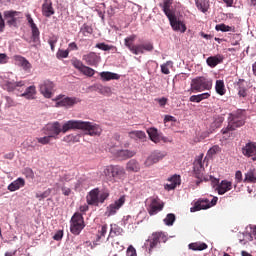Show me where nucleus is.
I'll return each mask as SVG.
<instances>
[{
  "label": "nucleus",
  "instance_id": "412c9836",
  "mask_svg": "<svg viewBox=\"0 0 256 256\" xmlns=\"http://www.w3.org/2000/svg\"><path fill=\"white\" fill-rule=\"evenodd\" d=\"M41 11L43 16L51 18L55 14L53 2L51 0H45L44 4H42Z\"/></svg>",
  "mask_w": 256,
  "mask_h": 256
},
{
  "label": "nucleus",
  "instance_id": "5fc2aeb1",
  "mask_svg": "<svg viewBox=\"0 0 256 256\" xmlns=\"http://www.w3.org/2000/svg\"><path fill=\"white\" fill-rule=\"evenodd\" d=\"M103 173L106 177L112 178L113 177V166H106Z\"/></svg>",
  "mask_w": 256,
  "mask_h": 256
},
{
  "label": "nucleus",
  "instance_id": "c9c22d12",
  "mask_svg": "<svg viewBox=\"0 0 256 256\" xmlns=\"http://www.w3.org/2000/svg\"><path fill=\"white\" fill-rule=\"evenodd\" d=\"M126 170L128 172H134L137 173L139 170H141V166H139L138 162L134 159L129 160V162L126 165Z\"/></svg>",
  "mask_w": 256,
  "mask_h": 256
},
{
  "label": "nucleus",
  "instance_id": "b1692460",
  "mask_svg": "<svg viewBox=\"0 0 256 256\" xmlns=\"http://www.w3.org/2000/svg\"><path fill=\"white\" fill-rule=\"evenodd\" d=\"M230 190H232V182L228 180H222V182L217 186L218 195H224Z\"/></svg>",
  "mask_w": 256,
  "mask_h": 256
},
{
  "label": "nucleus",
  "instance_id": "052dcab7",
  "mask_svg": "<svg viewBox=\"0 0 256 256\" xmlns=\"http://www.w3.org/2000/svg\"><path fill=\"white\" fill-rule=\"evenodd\" d=\"M14 59L20 66H22V64L27 61V59L24 56H14Z\"/></svg>",
  "mask_w": 256,
  "mask_h": 256
},
{
  "label": "nucleus",
  "instance_id": "603ef678",
  "mask_svg": "<svg viewBox=\"0 0 256 256\" xmlns=\"http://www.w3.org/2000/svg\"><path fill=\"white\" fill-rule=\"evenodd\" d=\"M221 152V148L219 145H214L212 148L209 149L208 154L209 156H214L217 153Z\"/></svg>",
  "mask_w": 256,
  "mask_h": 256
},
{
  "label": "nucleus",
  "instance_id": "0eeeda50",
  "mask_svg": "<svg viewBox=\"0 0 256 256\" xmlns=\"http://www.w3.org/2000/svg\"><path fill=\"white\" fill-rule=\"evenodd\" d=\"M166 241L167 236L164 233L156 232L153 233L148 240H146V243H144V247H146V250H148L149 255H151L153 249L157 248L159 243H166Z\"/></svg>",
  "mask_w": 256,
  "mask_h": 256
},
{
  "label": "nucleus",
  "instance_id": "9b49d317",
  "mask_svg": "<svg viewBox=\"0 0 256 256\" xmlns=\"http://www.w3.org/2000/svg\"><path fill=\"white\" fill-rule=\"evenodd\" d=\"M55 88V84L49 80H45L39 85V91L45 98L51 99L53 96V90Z\"/></svg>",
  "mask_w": 256,
  "mask_h": 256
},
{
  "label": "nucleus",
  "instance_id": "f8f14e48",
  "mask_svg": "<svg viewBox=\"0 0 256 256\" xmlns=\"http://www.w3.org/2000/svg\"><path fill=\"white\" fill-rule=\"evenodd\" d=\"M146 133H148L150 140L155 144H159L161 141L164 143L169 142L168 138L159 133L158 129L155 127L149 128L146 130Z\"/></svg>",
  "mask_w": 256,
  "mask_h": 256
},
{
  "label": "nucleus",
  "instance_id": "e2e57ef3",
  "mask_svg": "<svg viewBox=\"0 0 256 256\" xmlns=\"http://www.w3.org/2000/svg\"><path fill=\"white\" fill-rule=\"evenodd\" d=\"M5 99H6V105H7V107L10 108V107L16 106V103H15V101H14L13 98L5 97Z\"/></svg>",
  "mask_w": 256,
  "mask_h": 256
},
{
  "label": "nucleus",
  "instance_id": "7c9ffc66",
  "mask_svg": "<svg viewBox=\"0 0 256 256\" xmlns=\"http://www.w3.org/2000/svg\"><path fill=\"white\" fill-rule=\"evenodd\" d=\"M168 181L170 183L165 185V189L168 190V191L176 189V187L179 186L180 183H181L179 175L172 176L170 179H168Z\"/></svg>",
  "mask_w": 256,
  "mask_h": 256
},
{
  "label": "nucleus",
  "instance_id": "4d7b16f0",
  "mask_svg": "<svg viewBox=\"0 0 256 256\" xmlns=\"http://www.w3.org/2000/svg\"><path fill=\"white\" fill-rule=\"evenodd\" d=\"M58 58H68L69 57V51L68 50H59V52L56 54Z\"/></svg>",
  "mask_w": 256,
  "mask_h": 256
},
{
  "label": "nucleus",
  "instance_id": "58836bf2",
  "mask_svg": "<svg viewBox=\"0 0 256 256\" xmlns=\"http://www.w3.org/2000/svg\"><path fill=\"white\" fill-rule=\"evenodd\" d=\"M215 91L220 96H223L226 93L225 84L223 80L216 81Z\"/></svg>",
  "mask_w": 256,
  "mask_h": 256
},
{
  "label": "nucleus",
  "instance_id": "37998d69",
  "mask_svg": "<svg viewBox=\"0 0 256 256\" xmlns=\"http://www.w3.org/2000/svg\"><path fill=\"white\" fill-rule=\"evenodd\" d=\"M32 30V40L34 43H39L40 41V30L37 25L31 27Z\"/></svg>",
  "mask_w": 256,
  "mask_h": 256
},
{
  "label": "nucleus",
  "instance_id": "f704fd0d",
  "mask_svg": "<svg viewBox=\"0 0 256 256\" xmlns=\"http://www.w3.org/2000/svg\"><path fill=\"white\" fill-rule=\"evenodd\" d=\"M196 7L198 10H200L202 13H206L209 8V0H195Z\"/></svg>",
  "mask_w": 256,
  "mask_h": 256
},
{
  "label": "nucleus",
  "instance_id": "3c124183",
  "mask_svg": "<svg viewBox=\"0 0 256 256\" xmlns=\"http://www.w3.org/2000/svg\"><path fill=\"white\" fill-rule=\"evenodd\" d=\"M96 48L102 51H111L112 50V46L102 42V43H97L96 44Z\"/></svg>",
  "mask_w": 256,
  "mask_h": 256
},
{
  "label": "nucleus",
  "instance_id": "393cba45",
  "mask_svg": "<svg viewBox=\"0 0 256 256\" xmlns=\"http://www.w3.org/2000/svg\"><path fill=\"white\" fill-rule=\"evenodd\" d=\"M224 61V56L216 55V56H209L207 58V65L211 68H215L218 65H221Z\"/></svg>",
  "mask_w": 256,
  "mask_h": 256
},
{
  "label": "nucleus",
  "instance_id": "680f3d73",
  "mask_svg": "<svg viewBox=\"0 0 256 256\" xmlns=\"http://www.w3.org/2000/svg\"><path fill=\"white\" fill-rule=\"evenodd\" d=\"M62 238H63V231L62 230H59L53 236L54 241H61Z\"/></svg>",
  "mask_w": 256,
  "mask_h": 256
},
{
  "label": "nucleus",
  "instance_id": "c756f323",
  "mask_svg": "<svg viewBox=\"0 0 256 256\" xmlns=\"http://www.w3.org/2000/svg\"><path fill=\"white\" fill-rule=\"evenodd\" d=\"M100 78L103 79V81H110V80H119L120 75L111 71H103L99 73Z\"/></svg>",
  "mask_w": 256,
  "mask_h": 256
},
{
  "label": "nucleus",
  "instance_id": "f3484780",
  "mask_svg": "<svg viewBox=\"0 0 256 256\" xmlns=\"http://www.w3.org/2000/svg\"><path fill=\"white\" fill-rule=\"evenodd\" d=\"M82 60L86 65L98 66L101 61V56H98L97 53L90 52L89 54L82 56Z\"/></svg>",
  "mask_w": 256,
  "mask_h": 256
},
{
  "label": "nucleus",
  "instance_id": "ea45409f",
  "mask_svg": "<svg viewBox=\"0 0 256 256\" xmlns=\"http://www.w3.org/2000/svg\"><path fill=\"white\" fill-rule=\"evenodd\" d=\"M129 136L130 138H133V139H139L141 141H144L147 139V135L144 131H132V132H129Z\"/></svg>",
  "mask_w": 256,
  "mask_h": 256
},
{
  "label": "nucleus",
  "instance_id": "1a4fd4ad",
  "mask_svg": "<svg viewBox=\"0 0 256 256\" xmlns=\"http://www.w3.org/2000/svg\"><path fill=\"white\" fill-rule=\"evenodd\" d=\"M4 18L6 23L10 26V27H18V24L21 23V20H23L24 18V14L18 11H5L4 12Z\"/></svg>",
  "mask_w": 256,
  "mask_h": 256
},
{
  "label": "nucleus",
  "instance_id": "bf43d9fd",
  "mask_svg": "<svg viewBox=\"0 0 256 256\" xmlns=\"http://www.w3.org/2000/svg\"><path fill=\"white\" fill-rule=\"evenodd\" d=\"M171 62H167L165 64H163L162 66H160V69L162 71L163 74L165 75H169L170 71L168 69V65L170 64Z\"/></svg>",
  "mask_w": 256,
  "mask_h": 256
},
{
  "label": "nucleus",
  "instance_id": "338daca9",
  "mask_svg": "<svg viewBox=\"0 0 256 256\" xmlns=\"http://www.w3.org/2000/svg\"><path fill=\"white\" fill-rule=\"evenodd\" d=\"M208 178V181H211L212 187H216L219 184V180L212 177V176H206Z\"/></svg>",
  "mask_w": 256,
  "mask_h": 256
},
{
  "label": "nucleus",
  "instance_id": "39448f33",
  "mask_svg": "<svg viewBox=\"0 0 256 256\" xmlns=\"http://www.w3.org/2000/svg\"><path fill=\"white\" fill-rule=\"evenodd\" d=\"M212 89V80L205 76H197L190 82V90L193 92L210 91Z\"/></svg>",
  "mask_w": 256,
  "mask_h": 256
},
{
  "label": "nucleus",
  "instance_id": "69168bd1",
  "mask_svg": "<svg viewBox=\"0 0 256 256\" xmlns=\"http://www.w3.org/2000/svg\"><path fill=\"white\" fill-rule=\"evenodd\" d=\"M127 256H137L136 250L133 246L127 248Z\"/></svg>",
  "mask_w": 256,
  "mask_h": 256
},
{
  "label": "nucleus",
  "instance_id": "f03ea898",
  "mask_svg": "<svg viewBox=\"0 0 256 256\" xmlns=\"http://www.w3.org/2000/svg\"><path fill=\"white\" fill-rule=\"evenodd\" d=\"M67 125H68V122L63 124V126H61V124L59 122H54V123L48 124L47 126L42 128V132H44V134L46 136L36 138V141L42 146L49 145L51 143V139H55V140L59 139L58 136L60 135V133H68L69 132V130L65 131V126H67Z\"/></svg>",
  "mask_w": 256,
  "mask_h": 256
},
{
  "label": "nucleus",
  "instance_id": "20e7f679",
  "mask_svg": "<svg viewBox=\"0 0 256 256\" xmlns=\"http://www.w3.org/2000/svg\"><path fill=\"white\" fill-rule=\"evenodd\" d=\"M136 35H130L124 39L125 47L132 52L134 55L144 54L146 52H152L155 50V46H153L152 42H146L143 44L135 45Z\"/></svg>",
  "mask_w": 256,
  "mask_h": 256
},
{
  "label": "nucleus",
  "instance_id": "a211bd4d",
  "mask_svg": "<svg viewBox=\"0 0 256 256\" xmlns=\"http://www.w3.org/2000/svg\"><path fill=\"white\" fill-rule=\"evenodd\" d=\"M164 208V204L159 199H152L151 204L148 208L149 215H157Z\"/></svg>",
  "mask_w": 256,
  "mask_h": 256
},
{
  "label": "nucleus",
  "instance_id": "8fccbe9b",
  "mask_svg": "<svg viewBox=\"0 0 256 256\" xmlns=\"http://www.w3.org/2000/svg\"><path fill=\"white\" fill-rule=\"evenodd\" d=\"M81 32L84 37H87L88 35L92 34L93 29L90 26L84 24L83 27L81 28Z\"/></svg>",
  "mask_w": 256,
  "mask_h": 256
},
{
  "label": "nucleus",
  "instance_id": "5701e85b",
  "mask_svg": "<svg viewBox=\"0 0 256 256\" xmlns=\"http://www.w3.org/2000/svg\"><path fill=\"white\" fill-rule=\"evenodd\" d=\"M173 5V0H164L163 3H159V7L163 9L167 18L174 17L175 14L171 9Z\"/></svg>",
  "mask_w": 256,
  "mask_h": 256
},
{
  "label": "nucleus",
  "instance_id": "4c0bfd02",
  "mask_svg": "<svg viewBox=\"0 0 256 256\" xmlns=\"http://www.w3.org/2000/svg\"><path fill=\"white\" fill-rule=\"evenodd\" d=\"M210 97L209 93H203L200 95H193L189 98V102L192 103H201L203 100L208 99Z\"/></svg>",
  "mask_w": 256,
  "mask_h": 256
},
{
  "label": "nucleus",
  "instance_id": "aec40b11",
  "mask_svg": "<svg viewBox=\"0 0 256 256\" xmlns=\"http://www.w3.org/2000/svg\"><path fill=\"white\" fill-rule=\"evenodd\" d=\"M168 20L174 31H180L181 33H185L187 31L186 25L183 24V22L178 21L176 16L168 17Z\"/></svg>",
  "mask_w": 256,
  "mask_h": 256
},
{
  "label": "nucleus",
  "instance_id": "bb28decb",
  "mask_svg": "<svg viewBox=\"0 0 256 256\" xmlns=\"http://www.w3.org/2000/svg\"><path fill=\"white\" fill-rule=\"evenodd\" d=\"M244 183L256 184V169L250 168L245 173Z\"/></svg>",
  "mask_w": 256,
  "mask_h": 256
},
{
  "label": "nucleus",
  "instance_id": "774afa93",
  "mask_svg": "<svg viewBox=\"0 0 256 256\" xmlns=\"http://www.w3.org/2000/svg\"><path fill=\"white\" fill-rule=\"evenodd\" d=\"M20 66L23 68L24 71H28L32 68V65L28 60Z\"/></svg>",
  "mask_w": 256,
  "mask_h": 256
},
{
  "label": "nucleus",
  "instance_id": "864d4df0",
  "mask_svg": "<svg viewBox=\"0 0 256 256\" xmlns=\"http://www.w3.org/2000/svg\"><path fill=\"white\" fill-rule=\"evenodd\" d=\"M58 42V37L57 36H52L49 40H48V44L50 45L51 51H55V45Z\"/></svg>",
  "mask_w": 256,
  "mask_h": 256
},
{
  "label": "nucleus",
  "instance_id": "a878e982",
  "mask_svg": "<svg viewBox=\"0 0 256 256\" xmlns=\"http://www.w3.org/2000/svg\"><path fill=\"white\" fill-rule=\"evenodd\" d=\"M36 94L37 88L34 85H31L25 89L24 93H22L20 97H24L26 100H34Z\"/></svg>",
  "mask_w": 256,
  "mask_h": 256
},
{
  "label": "nucleus",
  "instance_id": "72a5a7b5",
  "mask_svg": "<svg viewBox=\"0 0 256 256\" xmlns=\"http://www.w3.org/2000/svg\"><path fill=\"white\" fill-rule=\"evenodd\" d=\"M81 137L82 135L81 134H77V135H74V134H69L67 136H65L62 141L67 143V144H75V143H79L81 141Z\"/></svg>",
  "mask_w": 256,
  "mask_h": 256
},
{
  "label": "nucleus",
  "instance_id": "13d9d810",
  "mask_svg": "<svg viewBox=\"0 0 256 256\" xmlns=\"http://www.w3.org/2000/svg\"><path fill=\"white\" fill-rule=\"evenodd\" d=\"M107 233V224L102 226V229L99 231L98 241H100L103 237H105Z\"/></svg>",
  "mask_w": 256,
  "mask_h": 256
},
{
  "label": "nucleus",
  "instance_id": "f257e3e1",
  "mask_svg": "<svg viewBox=\"0 0 256 256\" xmlns=\"http://www.w3.org/2000/svg\"><path fill=\"white\" fill-rule=\"evenodd\" d=\"M70 130H82L84 135L89 136H100L102 133V128L99 124H94L92 122L78 121V120H69L67 125L64 128V132Z\"/></svg>",
  "mask_w": 256,
  "mask_h": 256
},
{
  "label": "nucleus",
  "instance_id": "a19ab883",
  "mask_svg": "<svg viewBox=\"0 0 256 256\" xmlns=\"http://www.w3.org/2000/svg\"><path fill=\"white\" fill-rule=\"evenodd\" d=\"M125 176V168L122 166H113L112 178H121Z\"/></svg>",
  "mask_w": 256,
  "mask_h": 256
},
{
  "label": "nucleus",
  "instance_id": "09e8293b",
  "mask_svg": "<svg viewBox=\"0 0 256 256\" xmlns=\"http://www.w3.org/2000/svg\"><path fill=\"white\" fill-rule=\"evenodd\" d=\"M50 195H51V188L47 189V190H46L45 192H43L42 194L37 193V194H36V198H37L39 201H42V200L48 198Z\"/></svg>",
  "mask_w": 256,
  "mask_h": 256
},
{
  "label": "nucleus",
  "instance_id": "49530a36",
  "mask_svg": "<svg viewBox=\"0 0 256 256\" xmlns=\"http://www.w3.org/2000/svg\"><path fill=\"white\" fill-rule=\"evenodd\" d=\"M80 73H82L86 77H93L95 74V70L85 65Z\"/></svg>",
  "mask_w": 256,
  "mask_h": 256
},
{
  "label": "nucleus",
  "instance_id": "9d476101",
  "mask_svg": "<svg viewBox=\"0 0 256 256\" xmlns=\"http://www.w3.org/2000/svg\"><path fill=\"white\" fill-rule=\"evenodd\" d=\"M56 107H72L74 105H77L78 103H81V99L80 98H76V97H66V98H62L61 96L56 97L55 98Z\"/></svg>",
  "mask_w": 256,
  "mask_h": 256
},
{
  "label": "nucleus",
  "instance_id": "dca6fc26",
  "mask_svg": "<svg viewBox=\"0 0 256 256\" xmlns=\"http://www.w3.org/2000/svg\"><path fill=\"white\" fill-rule=\"evenodd\" d=\"M242 154L246 158H251L252 161H256V142H247L244 147H242Z\"/></svg>",
  "mask_w": 256,
  "mask_h": 256
},
{
  "label": "nucleus",
  "instance_id": "4be33fe9",
  "mask_svg": "<svg viewBox=\"0 0 256 256\" xmlns=\"http://www.w3.org/2000/svg\"><path fill=\"white\" fill-rule=\"evenodd\" d=\"M99 194L100 190L99 188L93 189L88 196H86V202H88L89 205H99Z\"/></svg>",
  "mask_w": 256,
  "mask_h": 256
},
{
  "label": "nucleus",
  "instance_id": "423d86ee",
  "mask_svg": "<svg viewBox=\"0 0 256 256\" xmlns=\"http://www.w3.org/2000/svg\"><path fill=\"white\" fill-rule=\"evenodd\" d=\"M203 157H204V154H200L196 157L194 161V175L198 179L196 181L197 186H200L202 181L208 182L207 176H204L205 168L203 164Z\"/></svg>",
  "mask_w": 256,
  "mask_h": 256
},
{
  "label": "nucleus",
  "instance_id": "4468645a",
  "mask_svg": "<svg viewBox=\"0 0 256 256\" xmlns=\"http://www.w3.org/2000/svg\"><path fill=\"white\" fill-rule=\"evenodd\" d=\"M2 87L5 91H8V92H14V91L21 92L20 89L25 87V81L12 82L9 80H4L2 82Z\"/></svg>",
  "mask_w": 256,
  "mask_h": 256
},
{
  "label": "nucleus",
  "instance_id": "0e129e2a",
  "mask_svg": "<svg viewBox=\"0 0 256 256\" xmlns=\"http://www.w3.org/2000/svg\"><path fill=\"white\" fill-rule=\"evenodd\" d=\"M25 176L26 178L34 179V172L31 168L25 169Z\"/></svg>",
  "mask_w": 256,
  "mask_h": 256
},
{
  "label": "nucleus",
  "instance_id": "2f4dec72",
  "mask_svg": "<svg viewBox=\"0 0 256 256\" xmlns=\"http://www.w3.org/2000/svg\"><path fill=\"white\" fill-rule=\"evenodd\" d=\"M95 91L98 93L105 95V96H111L112 95V88L109 86H104L102 84H95L94 85Z\"/></svg>",
  "mask_w": 256,
  "mask_h": 256
},
{
  "label": "nucleus",
  "instance_id": "a18cd8bd",
  "mask_svg": "<svg viewBox=\"0 0 256 256\" xmlns=\"http://www.w3.org/2000/svg\"><path fill=\"white\" fill-rule=\"evenodd\" d=\"M175 221L176 216L173 213L167 214L166 218L164 219V223L166 226H173Z\"/></svg>",
  "mask_w": 256,
  "mask_h": 256
},
{
  "label": "nucleus",
  "instance_id": "e433bc0d",
  "mask_svg": "<svg viewBox=\"0 0 256 256\" xmlns=\"http://www.w3.org/2000/svg\"><path fill=\"white\" fill-rule=\"evenodd\" d=\"M188 247L193 251H204L208 248V245L204 242H195L189 244Z\"/></svg>",
  "mask_w": 256,
  "mask_h": 256
},
{
  "label": "nucleus",
  "instance_id": "2eb2a0df",
  "mask_svg": "<svg viewBox=\"0 0 256 256\" xmlns=\"http://www.w3.org/2000/svg\"><path fill=\"white\" fill-rule=\"evenodd\" d=\"M125 204V195L121 196L118 200H115L113 204L109 205L106 210L108 217L116 215L120 208Z\"/></svg>",
  "mask_w": 256,
  "mask_h": 256
},
{
  "label": "nucleus",
  "instance_id": "c03bdc74",
  "mask_svg": "<svg viewBox=\"0 0 256 256\" xmlns=\"http://www.w3.org/2000/svg\"><path fill=\"white\" fill-rule=\"evenodd\" d=\"M134 155L135 153L129 150H120L118 152V157L121 158L122 160H127L129 158H132Z\"/></svg>",
  "mask_w": 256,
  "mask_h": 256
},
{
  "label": "nucleus",
  "instance_id": "79ce46f5",
  "mask_svg": "<svg viewBox=\"0 0 256 256\" xmlns=\"http://www.w3.org/2000/svg\"><path fill=\"white\" fill-rule=\"evenodd\" d=\"M215 30L216 31H220V32H233L235 33V27H230V26H227L225 24H218L215 26Z\"/></svg>",
  "mask_w": 256,
  "mask_h": 256
},
{
  "label": "nucleus",
  "instance_id": "ddd939ff",
  "mask_svg": "<svg viewBox=\"0 0 256 256\" xmlns=\"http://www.w3.org/2000/svg\"><path fill=\"white\" fill-rule=\"evenodd\" d=\"M166 156L165 152L154 151L150 154L146 161L144 162V166L151 167L154 164H157L159 161H162Z\"/></svg>",
  "mask_w": 256,
  "mask_h": 256
},
{
  "label": "nucleus",
  "instance_id": "cd10ccee",
  "mask_svg": "<svg viewBox=\"0 0 256 256\" xmlns=\"http://www.w3.org/2000/svg\"><path fill=\"white\" fill-rule=\"evenodd\" d=\"M21 187H25V180L23 178H18L8 185V190L10 192H14L18 189H21Z\"/></svg>",
  "mask_w": 256,
  "mask_h": 256
},
{
  "label": "nucleus",
  "instance_id": "7ed1b4c3",
  "mask_svg": "<svg viewBox=\"0 0 256 256\" xmlns=\"http://www.w3.org/2000/svg\"><path fill=\"white\" fill-rule=\"evenodd\" d=\"M246 111L245 110H238L237 112L229 113L228 117V126L223 128L220 132H222L223 135H227V137H230V132H234L240 127H243L246 124Z\"/></svg>",
  "mask_w": 256,
  "mask_h": 256
},
{
  "label": "nucleus",
  "instance_id": "6ab92c4d",
  "mask_svg": "<svg viewBox=\"0 0 256 256\" xmlns=\"http://www.w3.org/2000/svg\"><path fill=\"white\" fill-rule=\"evenodd\" d=\"M211 208L210 207V203H209V199L207 198H200L194 205L193 208H190V212L195 213V212H199L201 210H207Z\"/></svg>",
  "mask_w": 256,
  "mask_h": 256
},
{
  "label": "nucleus",
  "instance_id": "473e14b6",
  "mask_svg": "<svg viewBox=\"0 0 256 256\" xmlns=\"http://www.w3.org/2000/svg\"><path fill=\"white\" fill-rule=\"evenodd\" d=\"M223 122H224V117L221 115H216L213 117V122L211 123L210 128L212 129V131H215L221 128Z\"/></svg>",
  "mask_w": 256,
  "mask_h": 256
},
{
  "label": "nucleus",
  "instance_id": "de8ad7c7",
  "mask_svg": "<svg viewBox=\"0 0 256 256\" xmlns=\"http://www.w3.org/2000/svg\"><path fill=\"white\" fill-rule=\"evenodd\" d=\"M71 65L74 66L79 72L84 68V63L81 60L78 59H72Z\"/></svg>",
  "mask_w": 256,
  "mask_h": 256
},
{
  "label": "nucleus",
  "instance_id": "6e6552de",
  "mask_svg": "<svg viewBox=\"0 0 256 256\" xmlns=\"http://www.w3.org/2000/svg\"><path fill=\"white\" fill-rule=\"evenodd\" d=\"M84 228V217L81 213L76 212L74 215H72L70 220V232L74 235H79Z\"/></svg>",
  "mask_w": 256,
  "mask_h": 256
},
{
  "label": "nucleus",
  "instance_id": "6e6d98bb",
  "mask_svg": "<svg viewBox=\"0 0 256 256\" xmlns=\"http://www.w3.org/2000/svg\"><path fill=\"white\" fill-rule=\"evenodd\" d=\"M109 197L108 191H104L102 194L98 195L99 203H104V201Z\"/></svg>",
  "mask_w": 256,
  "mask_h": 256
},
{
  "label": "nucleus",
  "instance_id": "c85d7f7f",
  "mask_svg": "<svg viewBox=\"0 0 256 256\" xmlns=\"http://www.w3.org/2000/svg\"><path fill=\"white\" fill-rule=\"evenodd\" d=\"M238 95L240 98H246L248 96L247 84L243 79L238 81Z\"/></svg>",
  "mask_w": 256,
  "mask_h": 256
}]
</instances>
